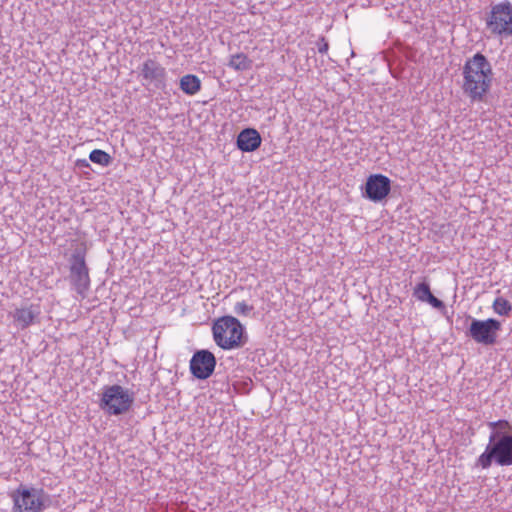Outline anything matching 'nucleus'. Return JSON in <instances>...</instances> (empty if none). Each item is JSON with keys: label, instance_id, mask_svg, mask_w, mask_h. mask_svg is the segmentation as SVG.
<instances>
[{"label": "nucleus", "instance_id": "4be33fe9", "mask_svg": "<svg viewBox=\"0 0 512 512\" xmlns=\"http://www.w3.org/2000/svg\"><path fill=\"white\" fill-rule=\"evenodd\" d=\"M317 45V49H318V52L321 53V54H325L327 53L328 49H329V44L328 42L325 40V38H320L318 40V42L316 43Z\"/></svg>", "mask_w": 512, "mask_h": 512}, {"label": "nucleus", "instance_id": "6e6552de", "mask_svg": "<svg viewBox=\"0 0 512 512\" xmlns=\"http://www.w3.org/2000/svg\"><path fill=\"white\" fill-rule=\"evenodd\" d=\"M70 280L80 295H84L89 288V270L84 255L79 251L75 252L70 259Z\"/></svg>", "mask_w": 512, "mask_h": 512}, {"label": "nucleus", "instance_id": "423d86ee", "mask_svg": "<svg viewBox=\"0 0 512 512\" xmlns=\"http://www.w3.org/2000/svg\"><path fill=\"white\" fill-rule=\"evenodd\" d=\"M12 512H42L44 510L43 491L20 486L12 494Z\"/></svg>", "mask_w": 512, "mask_h": 512}, {"label": "nucleus", "instance_id": "a211bd4d", "mask_svg": "<svg viewBox=\"0 0 512 512\" xmlns=\"http://www.w3.org/2000/svg\"><path fill=\"white\" fill-rule=\"evenodd\" d=\"M90 161L101 166H108L112 162V157L105 151L94 149L89 155Z\"/></svg>", "mask_w": 512, "mask_h": 512}, {"label": "nucleus", "instance_id": "f257e3e1", "mask_svg": "<svg viewBox=\"0 0 512 512\" xmlns=\"http://www.w3.org/2000/svg\"><path fill=\"white\" fill-rule=\"evenodd\" d=\"M492 66L482 53L467 59L463 66V92L472 101H482L492 82Z\"/></svg>", "mask_w": 512, "mask_h": 512}, {"label": "nucleus", "instance_id": "4468645a", "mask_svg": "<svg viewBox=\"0 0 512 512\" xmlns=\"http://www.w3.org/2000/svg\"><path fill=\"white\" fill-rule=\"evenodd\" d=\"M180 88L184 93L194 95L201 89V81L197 76L188 74L180 79Z\"/></svg>", "mask_w": 512, "mask_h": 512}, {"label": "nucleus", "instance_id": "9d476101", "mask_svg": "<svg viewBox=\"0 0 512 512\" xmlns=\"http://www.w3.org/2000/svg\"><path fill=\"white\" fill-rule=\"evenodd\" d=\"M391 191V181L382 174L370 175L365 183L363 196L373 202H381Z\"/></svg>", "mask_w": 512, "mask_h": 512}, {"label": "nucleus", "instance_id": "dca6fc26", "mask_svg": "<svg viewBox=\"0 0 512 512\" xmlns=\"http://www.w3.org/2000/svg\"><path fill=\"white\" fill-rule=\"evenodd\" d=\"M488 426L492 429V432L489 437L498 438V435H512L510 432L512 431V427L507 420H498L494 422H489Z\"/></svg>", "mask_w": 512, "mask_h": 512}, {"label": "nucleus", "instance_id": "0eeeda50", "mask_svg": "<svg viewBox=\"0 0 512 512\" xmlns=\"http://www.w3.org/2000/svg\"><path fill=\"white\" fill-rule=\"evenodd\" d=\"M501 322L494 318L486 320L472 319L467 335L476 343L484 346L496 344Z\"/></svg>", "mask_w": 512, "mask_h": 512}, {"label": "nucleus", "instance_id": "2eb2a0df", "mask_svg": "<svg viewBox=\"0 0 512 512\" xmlns=\"http://www.w3.org/2000/svg\"><path fill=\"white\" fill-rule=\"evenodd\" d=\"M228 66L236 71L248 70L252 66V61L243 53H237L230 57Z\"/></svg>", "mask_w": 512, "mask_h": 512}, {"label": "nucleus", "instance_id": "20e7f679", "mask_svg": "<svg viewBox=\"0 0 512 512\" xmlns=\"http://www.w3.org/2000/svg\"><path fill=\"white\" fill-rule=\"evenodd\" d=\"M133 402V394L115 384L104 387L99 406L106 414L117 416L127 413Z\"/></svg>", "mask_w": 512, "mask_h": 512}, {"label": "nucleus", "instance_id": "aec40b11", "mask_svg": "<svg viewBox=\"0 0 512 512\" xmlns=\"http://www.w3.org/2000/svg\"><path fill=\"white\" fill-rule=\"evenodd\" d=\"M253 309L252 306H249L244 301L243 302H237L234 311L235 313L239 315H247L251 310Z\"/></svg>", "mask_w": 512, "mask_h": 512}, {"label": "nucleus", "instance_id": "f8f14e48", "mask_svg": "<svg viewBox=\"0 0 512 512\" xmlns=\"http://www.w3.org/2000/svg\"><path fill=\"white\" fill-rule=\"evenodd\" d=\"M237 147L243 152H252L261 145V136L253 128L243 129L237 137Z\"/></svg>", "mask_w": 512, "mask_h": 512}, {"label": "nucleus", "instance_id": "f3484780", "mask_svg": "<svg viewBox=\"0 0 512 512\" xmlns=\"http://www.w3.org/2000/svg\"><path fill=\"white\" fill-rule=\"evenodd\" d=\"M492 308L494 312L500 316H509L512 310V305L505 298L497 297L492 304Z\"/></svg>", "mask_w": 512, "mask_h": 512}, {"label": "nucleus", "instance_id": "412c9836", "mask_svg": "<svg viewBox=\"0 0 512 512\" xmlns=\"http://www.w3.org/2000/svg\"><path fill=\"white\" fill-rule=\"evenodd\" d=\"M425 302L429 303L432 307H434L436 309H444L445 308L444 303L441 300H439L438 298H436L432 293L430 294V297H428V299Z\"/></svg>", "mask_w": 512, "mask_h": 512}, {"label": "nucleus", "instance_id": "f03ea898", "mask_svg": "<svg viewBox=\"0 0 512 512\" xmlns=\"http://www.w3.org/2000/svg\"><path fill=\"white\" fill-rule=\"evenodd\" d=\"M216 344L222 349H234L242 347L246 342L244 327L233 316L219 318L212 327Z\"/></svg>", "mask_w": 512, "mask_h": 512}, {"label": "nucleus", "instance_id": "7ed1b4c3", "mask_svg": "<svg viewBox=\"0 0 512 512\" xmlns=\"http://www.w3.org/2000/svg\"><path fill=\"white\" fill-rule=\"evenodd\" d=\"M495 462L499 466L512 465V435L489 437L485 451L478 457L477 465L488 469Z\"/></svg>", "mask_w": 512, "mask_h": 512}, {"label": "nucleus", "instance_id": "9b49d317", "mask_svg": "<svg viewBox=\"0 0 512 512\" xmlns=\"http://www.w3.org/2000/svg\"><path fill=\"white\" fill-rule=\"evenodd\" d=\"M140 75L143 79V85H152L156 89L165 87L166 70L154 59H147L141 67Z\"/></svg>", "mask_w": 512, "mask_h": 512}, {"label": "nucleus", "instance_id": "6ab92c4d", "mask_svg": "<svg viewBox=\"0 0 512 512\" xmlns=\"http://www.w3.org/2000/svg\"><path fill=\"white\" fill-rule=\"evenodd\" d=\"M431 290H430V286L428 283L426 282H422V283H419L415 288H414V296L422 301V302H425L428 297H430V294H431Z\"/></svg>", "mask_w": 512, "mask_h": 512}, {"label": "nucleus", "instance_id": "1a4fd4ad", "mask_svg": "<svg viewBox=\"0 0 512 512\" xmlns=\"http://www.w3.org/2000/svg\"><path fill=\"white\" fill-rule=\"evenodd\" d=\"M216 358L209 350L196 351L190 360V371L194 377L200 380L209 378L215 369Z\"/></svg>", "mask_w": 512, "mask_h": 512}, {"label": "nucleus", "instance_id": "ddd939ff", "mask_svg": "<svg viewBox=\"0 0 512 512\" xmlns=\"http://www.w3.org/2000/svg\"><path fill=\"white\" fill-rule=\"evenodd\" d=\"M38 314L39 311L33 306L23 307L15 310L13 318L21 329H25L33 323Z\"/></svg>", "mask_w": 512, "mask_h": 512}, {"label": "nucleus", "instance_id": "39448f33", "mask_svg": "<svg viewBox=\"0 0 512 512\" xmlns=\"http://www.w3.org/2000/svg\"><path fill=\"white\" fill-rule=\"evenodd\" d=\"M492 35L507 38L512 35V4L502 2L492 6L486 21Z\"/></svg>", "mask_w": 512, "mask_h": 512}]
</instances>
